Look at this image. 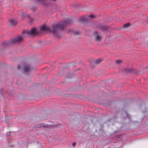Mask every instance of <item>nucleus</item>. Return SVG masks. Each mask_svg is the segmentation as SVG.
I'll use <instances>...</instances> for the list:
<instances>
[{"label":"nucleus","instance_id":"f3484780","mask_svg":"<svg viewBox=\"0 0 148 148\" xmlns=\"http://www.w3.org/2000/svg\"><path fill=\"white\" fill-rule=\"evenodd\" d=\"M71 75V74L70 73H68L67 75V77L68 78H70L71 77L70 76Z\"/></svg>","mask_w":148,"mask_h":148},{"label":"nucleus","instance_id":"6ab92c4d","mask_svg":"<svg viewBox=\"0 0 148 148\" xmlns=\"http://www.w3.org/2000/svg\"><path fill=\"white\" fill-rule=\"evenodd\" d=\"M74 34L75 35H79V33L77 32H75Z\"/></svg>","mask_w":148,"mask_h":148},{"label":"nucleus","instance_id":"f03ea898","mask_svg":"<svg viewBox=\"0 0 148 148\" xmlns=\"http://www.w3.org/2000/svg\"><path fill=\"white\" fill-rule=\"evenodd\" d=\"M23 36V37H26L30 35L35 36L38 34V32L36 30V29L32 28L30 31L28 30H24L22 32Z\"/></svg>","mask_w":148,"mask_h":148},{"label":"nucleus","instance_id":"1a4fd4ad","mask_svg":"<svg viewBox=\"0 0 148 148\" xmlns=\"http://www.w3.org/2000/svg\"><path fill=\"white\" fill-rule=\"evenodd\" d=\"M89 16H86L84 17H82L80 18L79 19V20L81 22H86L88 20V17Z\"/></svg>","mask_w":148,"mask_h":148},{"label":"nucleus","instance_id":"aec40b11","mask_svg":"<svg viewBox=\"0 0 148 148\" xmlns=\"http://www.w3.org/2000/svg\"><path fill=\"white\" fill-rule=\"evenodd\" d=\"M76 145V142H73V146H75Z\"/></svg>","mask_w":148,"mask_h":148},{"label":"nucleus","instance_id":"0eeeda50","mask_svg":"<svg viewBox=\"0 0 148 148\" xmlns=\"http://www.w3.org/2000/svg\"><path fill=\"white\" fill-rule=\"evenodd\" d=\"M23 69L25 72H28L31 69V67L29 64H27L23 67Z\"/></svg>","mask_w":148,"mask_h":148},{"label":"nucleus","instance_id":"20e7f679","mask_svg":"<svg viewBox=\"0 0 148 148\" xmlns=\"http://www.w3.org/2000/svg\"><path fill=\"white\" fill-rule=\"evenodd\" d=\"M34 2L36 4L39 3L40 5H47L46 0H34Z\"/></svg>","mask_w":148,"mask_h":148},{"label":"nucleus","instance_id":"4468645a","mask_svg":"<svg viewBox=\"0 0 148 148\" xmlns=\"http://www.w3.org/2000/svg\"><path fill=\"white\" fill-rule=\"evenodd\" d=\"M130 26V23H127L123 25V27L124 28H127Z\"/></svg>","mask_w":148,"mask_h":148},{"label":"nucleus","instance_id":"412c9836","mask_svg":"<svg viewBox=\"0 0 148 148\" xmlns=\"http://www.w3.org/2000/svg\"><path fill=\"white\" fill-rule=\"evenodd\" d=\"M17 67L18 69H20L21 68L20 66L19 65H18Z\"/></svg>","mask_w":148,"mask_h":148},{"label":"nucleus","instance_id":"ddd939ff","mask_svg":"<svg viewBox=\"0 0 148 148\" xmlns=\"http://www.w3.org/2000/svg\"><path fill=\"white\" fill-rule=\"evenodd\" d=\"M37 7L36 6L32 5L31 7H30V10L33 12L35 11L37 9Z\"/></svg>","mask_w":148,"mask_h":148},{"label":"nucleus","instance_id":"a211bd4d","mask_svg":"<svg viewBox=\"0 0 148 148\" xmlns=\"http://www.w3.org/2000/svg\"><path fill=\"white\" fill-rule=\"evenodd\" d=\"M90 17V18H94V17H95L96 16H94L93 15V14H91L89 16Z\"/></svg>","mask_w":148,"mask_h":148},{"label":"nucleus","instance_id":"f257e3e1","mask_svg":"<svg viewBox=\"0 0 148 148\" xmlns=\"http://www.w3.org/2000/svg\"><path fill=\"white\" fill-rule=\"evenodd\" d=\"M71 20L70 19H68L63 22V24L58 23L54 24L52 26L53 28L52 32L54 35H56L58 33L60 29H63L64 26L70 23Z\"/></svg>","mask_w":148,"mask_h":148},{"label":"nucleus","instance_id":"f8f14e48","mask_svg":"<svg viewBox=\"0 0 148 148\" xmlns=\"http://www.w3.org/2000/svg\"><path fill=\"white\" fill-rule=\"evenodd\" d=\"M103 59L101 58H99L96 60L95 62V63L96 64H99L102 61Z\"/></svg>","mask_w":148,"mask_h":148},{"label":"nucleus","instance_id":"7ed1b4c3","mask_svg":"<svg viewBox=\"0 0 148 148\" xmlns=\"http://www.w3.org/2000/svg\"><path fill=\"white\" fill-rule=\"evenodd\" d=\"M23 38L22 36H20L15 38L14 39L12 40L11 41L8 43V44H12L15 42H21L22 41Z\"/></svg>","mask_w":148,"mask_h":148},{"label":"nucleus","instance_id":"dca6fc26","mask_svg":"<svg viewBox=\"0 0 148 148\" xmlns=\"http://www.w3.org/2000/svg\"><path fill=\"white\" fill-rule=\"evenodd\" d=\"M133 71V69H130L127 70L128 72H130Z\"/></svg>","mask_w":148,"mask_h":148},{"label":"nucleus","instance_id":"2eb2a0df","mask_svg":"<svg viewBox=\"0 0 148 148\" xmlns=\"http://www.w3.org/2000/svg\"><path fill=\"white\" fill-rule=\"evenodd\" d=\"M122 62V61L119 60H117L116 62V63L117 64H120Z\"/></svg>","mask_w":148,"mask_h":148},{"label":"nucleus","instance_id":"6e6552de","mask_svg":"<svg viewBox=\"0 0 148 148\" xmlns=\"http://www.w3.org/2000/svg\"><path fill=\"white\" fill-rule=\"evenodd\" d=\"M40 30L41 31H49V28L47 26L42 25L40 28Z\"/></svg>","mask_w":148,"mask_h":148},{"label":"nucleus","instance_id":"423d86ee","mask_svg":"<svg viewBox=\"0 0 148 148\" xmlns=\"http://www.w3.org/2000/svg\"><path fill=\"white\" fill-rule=\"evenodd\" d=\"M35 126L37 128H40L41 127H51V125H50L42 123H40L39 124H38L36 125Z\"/></svg>","mask_w":148,"mask_h":148},{"label":"nucleus","instance_id":"39448f33","mask_svg":"<svg viewBox=\"0 0 148 148\" xmlns=\"http://www.w3.org/2000/svg\"><path fill=\"white\" fill-rule=\"evenodd\" d=\"M93 34L95 36V39L97 41H100L102 37L100 36V34L97 31H95L94 32Z\"/></svg>","mask_w":148,"mask_h":148},{"label":"nucleus","instance_id":"9d476101","mask_svg":"<svg viewBox=\"0 0 148 148\" xmlns=\"http://www.w3.org/2000/svg\"><path fill=\"white\" fill-rule=\"evenodd\" d=\"M98 28L101 30L105 31L107 30V27L105 26H102L101 25H99L98 26Z\"/></svg>","mask_w":148,"mask_h":148},{"label":"nucleus","instance_id":"9b49d317","mask_svg":"<svg viewBox=\"0 0 148 148\" xmlns=\"http://www.w3.org/2000/svg\"><path fill=\"white\" fill-rule=\"evenodd\" d=\"M17 22L16 20H11L10 21V24L11 26H15L16 25H17Z\"/></svg>","mask_w":148,"mask_h":148}]
</instances>
